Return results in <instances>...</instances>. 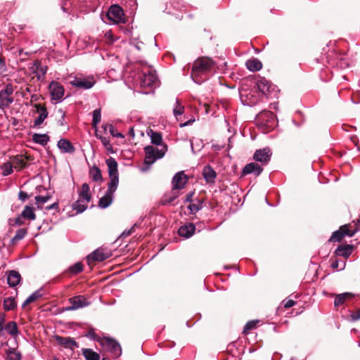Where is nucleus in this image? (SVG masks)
<instances>
[{
	"label": "nucleus",
	"mask_w": 360,
	"mask_h": 360,
	"mask_svg": "<svg viewBox=\"0 0 360 360\" xmlns=\"http://www.w3.org/2000/svg\"><path fill=\"white\" fill-rule=\"evenodd\" d=\"M215 63L208 57L196 59L192 68L191 78L196 84H202L207 79L209 75L214 70Z\"/></svg>",
	"instance_id": "nucleus-1"
},
{
	"label": "nucleus",
	"mask_w": 360,
	"mask_h": 360,
	"mask_svg": "<svg viewBox=\"0 0 360 360\" xmlns=\"http://www.w3.org/2000/svg\"><path fill=\"white\" fill-rule=\"evenodd\" d=\"M106 165L108 169V174L110 179L108 184L107 192L114 194L117 190L119 183V174L117 170V162L115 158L110 157L106 160Z\"/></svg>",
	"instance_id": "nucleus-2"
},
{
	"label": "nucleus",
	"mask_w": 360,
	"mask_h": 360,
	"mask_svg": "<svg viewBox=\"0 0 360 360\" xmlns=\"http://www.w3.org/2000/svg\"><path fill=\"white\" fill-rule=\"evenodd\" d=\"M167 150V146L164 145L159 149L153 146H147L144 148L146 153L144 163L148 166L153 165L157 160L164 157Z\"/></svg>",
	"instance_id": "nucleus-3"
},
{
	"label": "nucleus",
	"mask_w": 360,
	"mask_h": 360,
	"mask_svg": "<svg viewBox=\"0 0 360 360\" xmlns=\"http://www.w3.org/2000/svg\"><path fill=\"white\" fill-rule=\"evenodd\" d=\"M102 347L108 350L114 357L117 358L122 354L120 344L113 338H103L100 340Z\"/></svg>",
	"instance_id": "nucleus-4"
},
{
	"label": "nucleus",
	"mask_w": 360,
	"mask_h": 360,
	"mask_svg": "<svg viewBox=\"0 0 360 360\" xmlns=\"http://www.w3.org/2000/svg\"><path fill=\"white\" fill-rule=\"evenodd\" d=\"M256 122L264 126L267 129L274 126L276 122V118L272 112L264 110L257 115Z\"/></svg>",
	"instance_id": "nucleus-5"
},
{
	"label": "nucleus",
	"mask_w": 360,
	"mask_h": 360,
	"mask_svg": "<svg viewBox=\"0 0 360 360\" xmlns=\"http://www.w3.org/2000/svg\"><path fill=\"white\" fill-rule=\"evenodd\" d=\"M255 83L258 90L266 97L271 96V94L276 91L277 87L273 85L264 77H257L255 79Z\"/></svg>",
	"instance_id": "nucleus-6"
},
{
	"label": "nucleus",
	"mask_w": 360,
	"mask_h": 360,
	"mask_svg": "<svg viewBox=\"0 0 360 360\" xmlns=\"http://www.w3.org/2000/svg\"><path fill=\"white\" fill-rule=\"evenodd\" d=\"M106 17L109 20V22L112 24L124 22L123 10L117 4L112 5L110 7L108 13H106Z\"/></svg>",
	"instance_id": "nucleus-7"
},
{
	"label": "nucleus",
	"mask_w": 360,
	"mask_h": 360,
	"mask_svg": "<svg viewBox=\"0 0 360 360\" xmlns=\"http://www.w3.org/2000/svg\"><path fill=\"white\" fill-rule=\"evenodd\" d=\"M158 77L155 71L151 68L142 70L140 84L142 86H153L157 84Z\"/></svg>",
	"instance_id": "nucleus-8"
},
{
	"label": "nucleus",
	"mask_w": 360,
	"mask_h": 360,
	"mask_svg": "<svg viewBox=\"0 0 360 360\" xmlns=\"http://www.w3.org/2000/svg\"><path fill=\"white\" fill-rule=\"evenodd\" d=\"M49 89L53 100L56 102H60L63 100L65 90L60 83L52 81L49 85Z\"/></svg>",
	"instance_id": "nucleus-9"
},
{
	"label": "nucleus",
	"mask_w": 360,
	"mask_h": 360,
	"mask_svg": "<svg viewBox=\"0 0 360 360\" xmlns=\"http://www.w3.org/2000/svg\"><path fill=\"white\" fill-rule=\"evenodd\" d=\"M94 0H62L61 8L64 12L69 13L73 9L79 8L78 4L85 3L86 6H89L88 3H92Z\"/></svg>",
	"instance_id": "nucleus-10"
},
{
	"label": "nucleus",
	"mask_w": 360,
	"mask_h": 360,
	"mask_svg": "<svg viewBox=\"0 0 360 360\" xmlns=\"http://www.w3.org/2000/svg\"><path fill=\"white\" fill-rule=\"evenodd\" d=\"M70 84L79 89H89L95 84L94 78H83L75 77Z\"/></svg>",
	"instance_id": "nucleus-11"
},
{
	"label": "nucleus",
	"mask_w": 360,
	"mask_h": 360,
	"mask_svg": "<svg viewBox=\"0 0 360 360\" xmlns=\"http://www.w3.org/2000/svg\"><path fill=\"white\" fill-rule=\"evenodd\" d=\"M271 155V149L266 147L257 150L254 154L253 159L256 162H261L262 165H266L270 161Z\"/></svg>",
	"instance_id": "nucleus-12"
},
{
	"label": "nucleus",
	"mask_w": 360,
	"mask_h": 360,
	"mask_svg": "<svg viewBox=\"0 0 360 360\" xmlns=\"http://www.w3.org/2000/svg\"><path fill=\"white\" fill-rule=\"evenodd\" d=\"M70 306L65 308L66 311H74L89 305V302L82 295H77L69 299Z\"/></svg>",
	"instance_id": "nucleus-13"
},
{
	"label": "nucleus",
	"mask_w": 360,
	"mask_h": 360,
	"mask_svg": "<svg viewBox=\"0 0 360 360\" xmlns=\"http://www.w3.org/2000/svg\"><path fill=\"white\" fill-rule=\"evenodd\" d=\"M111 256V253L109 250L98 248L91 253L87 259L89 262L97 261L102 262L109 258Z\"/></svg>",
	"instance_id": "nucleus-14"
},
{
	"label": "nucleus",
	"mask_w": 360,
	"mask_h": 360,
	"mask_svg": "<svg viewBox=\"0 0 360 360\" xmlns=\"http://www.w3.org/2000/svg\"><path fill=\"white\" fill-rule=\"evenodd\" d=\"M187 177L184 172H177L172 178V190H180L184 188Z\"/></svg>",
	"instance_id": "nucleus-15"
},
{
	"label": "nucleus",
	"mask_w": 360,
	"mask_h": 360,
	"mask_svg": "<svg viewBox=\"0 0 360 360\" xmlns=\"http://www.w3.org/2000/svg\"><path fill=\"white\" fill-rule=\"evenodd\" d=\"M345 236H351V233H349V225L342 226L339 230L334 231L330 238H329V241H340Z\"/></svg>",
	"instance_id": "nucleus-16"
},
{
	"label": "nucleus",
	"mask_w": 360,
	"mask_h": 360,
	"mask_svg": "<svg viewBox=\"0 0 360 360\" xmlns=\"http://www.w3.org/2000/svg\"><path fill=\"white\" fill-rule=\"evenodd\" d=\"M7 283L11 287H15L21 281V276L20 273L15 270H11L6 272Z\"/></svg>",
	"instance_id": "nucleus-17"
},
{
	"label": "nucleus",
	"mask_w": 360,
	"mask_h": 360,
	"mask_svg": "<svg viewBox=\"0 0 360 360\" xmlns=\"http://www.w3.org/2000/svg\"><path fill=\"white\" fill-rule=\"evenodd\" d=\"M32 69V72L36 74L38 80L43 79L48 70L47 66L42 65L41 63L39 60L34 62Z\"/></svg>",
	"instance_id": "nucleus-18"
},
{
	"label": "nucleus",
	"mask_w": 360,
	"mask_h": 360,
	"mask_svg": "<svg viewBox=\"0 0 360 360\" xmlns=\"http://www.w3.org/2000/svg\"><path fill=\"white\" fill-rule=\"evenodd\" d=\"M263 171V168L257 162H250L246 165L243 170L244 174H254L259 176Z\"/></svg>",
	"instance_id": "nucleus-19"
},
{
	"label": "nucleus",
	"mask_w": 360,
	"mask_h": 360,
	"mask_svg": "<svg viewBox=\"0 0 360 360\" xmlns=\"http://www.w3.org/2000/svg\"><path fill=\"white\" fill-rule=\"evenodd\" d=\"M34 107L37 111L39 113V116L34 122V126L37 127L41 124L44 120L47 117L48 112L46 108L41 104H35Z\"/></svg>",
	"instance_id": "nucleus-20"
},
{
	"label": "nucleus",
	"mask_w": 360,
	"mask_h": 360,
	"mask_svg": "<svg viewBox=\"0 0 360 360\" xmlns=\"http://www.w3.org/2000/svg\"><path fill=\"white\" fill-rule=\"evenodd\" d=\"M195 231V226L193 224L189 223L181 226L178 231V233L180 236L184 237L185 238H188L191 237Z\"/></svg>",
	"instance_id": "nucleus-21"
},
{
	"label": "nucleus",
	"mask_w": 360,
	"mask_h": 360,
	"mask_svg": "<svg viewBox=\"0 0 360 360\" xmlns=\"http://www.w3.org/2000/svg\"><path fill=\"white\" fill-rule=\"evenodd\" d=\"M58 343L65 348L73 349L74 347H78L77 342L70 337H56Z\"/></svg>",
	"instance_id": "nucleus-22"
},
{
	"label": "nucleus",
	"mask_w": 360,
	"mask_h": 360,
	"mask_svg": "<svg viewBox=\"0 0 360 360\" xmlns=\"http://www.w3.org/2000/svg\"><path fill=\"white\" fill-rule=\"evenodd\" d=\"M202 175L207 183H214L217 173L210 165H206L202 169Z\"/></svg>",
	"instance_id": "nucleus-23"
},
{
	"label": "nucleus",
	"mask_w": 360,
	"mask_h": 360,
	"mask_svg": "<svg viewBox=\"0 0 360 360\" xmlns=\"http://www.w3.org/2000/svg\"><path fill=\"white\" fill-rule=\"evenodd\" d=\"M58 147L63 153H72L75 150L70 141L65 139H61L58 141Z\"/></svg>",
	"instance_id": "nucleus-24"
},
{
	"label": "nucleus",
	"mask_w": 360,
	"mask_h": 360,
	"mask_svg": "<svg viewBox=\"0 0 360 360\" xmlns=\"http://www.w3.org/2000/svg\"><path fill=\"white\" fill-rule=\"evenodd\" d=\"M353 252V245H339L335 250V254L338 256L343 257L345 259L348 258Z\"/></svg>",
	"instance_id": "nucleus-25"
},
{
	"label": "nucleus",
	"mask_w": 360,
	"mask_h": 360,
	"mask_svg": "<svg viewBox=\"0 0 360 360\" xmlns=\"http://www.w3.org/2000/svg\"><path fill=\"white\" fill-rule=\"evenodd\" d=\"M246 68L252 72H256L262 69V63L257 58L248 60L245 63Z\"/></svg>",
	"instance_id": "nucleus-26"
},
{
	"label": "nucleus",
	"mask_w": 360,
	"mask_h": 360,
	"mask_svg": "<svg viewBox=\"0 0 360 360\" xmlns=\"http://www.w3.org/2000/svg\"><path fill=\"white\" fill-rule=\"evenodd\" d=\"M147 134L150 138L153 144L160 146L162 142V136L160 132L153 131V129L147 130Z\"/></svg>",
	"instance_id": "nucleus-27"
},
{
	"label": "nucleus",
	"mask_w": 360,
	"mask_h": 360,
	"mask_svg": "<svg viewBox=\"0 0 360 360\" xmlns=\"http://www.w3.org/2000/svg\"><path fill=\"white\" fill-rule=\"evenodd\" d=\"M113 200V194L109 193L106 191L104 196L100 198L98 202V207L105 209L111 205Z\"/></svg>",
	"instance_id": "nucleus-28"
},
{
	"label": "nucleus",
	"mask_w": 360,
	"mask_h": 360,
	"mask_svg": "<svg viewBox=\"0 0 360 360\" xmlns=\"http://www.w3.org/2000/svg\"><path fill=\"white\" fill-rule=\"evenodd\" d=\"M21 217L25 219L33 221L36 219L34 208L32 206L26 205L21 212Z\"/></svg>",
	"instance_id": "nucleus-29"
},
{
	"label": "nucleus",
	"mask_w": 360,
	"mask_h": 360,
	"mask_svg": "<svg viewBox=\"0 0 360 360\" xmlns=\"http://www.w3.org/2000/svg\"><path fill=\"white\" fill-rule=\"evenodd\" d=\"M32 141L41 146H46L49 141V136L45 134H34L32 135Z\"/></svg>",
	"instance_id": "nucleus-30"
},
{
	"label": "nucleus",
	"mask_w": 360,
	"mask_h": 360,
	"mask_svg": "<svg viewBox=\"0 0 360 360\" xmlns=\"http://www.w3.org/2000/svg\"><path fill=\"white\" fill-rule=\"evenodd\" d=\"M354 295L351 292H344L342 294L338 295L334 300L335 307H339L344 304L345 301L347 299H350L354 297Z\"/></svg>",
	"instance_id": "nucleus-31"
},
{
	"label": "nucleus",
	"mask_w": 360,
	"mask_h": 360,
	"mask_svg": "<svg viewBox=\"0 0 360 360\" xmlns=\"http://www.w3.org/2000/svg\"><path fill=\"white\" fill-rule=\"evenodd\" d=\"M43 295L42 288L35 290L32 294H31L22 303V307H25L27 304L37 300L39 298L41 297Z\"/></svg>",
	"instance_id": "nucleus-32"
},
{
	"label": "nucleus",
	"mask_w": 360,
	"mask_h": 360,
	"mask_svg": "<svg viewBox=\"0 0 360 360\" xmlns=\"http://www.w3.org/2000/svg\"><path fill=\"white\" fill-rule=\"evenodd\" d=\"M79 198L80 199H83L86 201V202H88L91 199V195L90 194V188L88 184L84 183L82 186V191L79 193Z\"/></svg>",
	"instance_id": "nucleus-33"
},
{
	"label": "nucleus",
	"mask_w": 360,
	"mask_h": 360,
	"mask_svg": "<svg viewBox=\"0 0 360 360\" xmlns=\"http://www.w3.org/2000/svg\"><path fill=\"white\" fill-rule=\"evenodd\" d=\"M12 165L15 169H21L27 165L25 158L22 155H17L12 158Z\"/></svg>",
	"instance_id": "nucleus-34"
},
{
	"label": "nucleus",
	"mask_w": 360,
	"mask_h": 360,
	"mask_svg": "<svg viewBox=\"0 0 360 360\" xmlns=\"http://www.w3.org/2000/svg\"><path fill=\"white\" fill-rule=\"evenodd\" d=\"M89 175L94 181H101L103 180L101 169L96 165L90 168Z\"/></svg>",
	"instance_id": "nucleus-35"
},
{
	"label": "nucleus",
	"mask_w": 360,
	"mask_h": 360,
	"mask_svg": "<svg viewBox=\"0 0 360 360\" xmlns=\"http://www.w3.org/2000/svg\"><path fill=\"white\" fill-rule=\"evenodd\" d=\"M13 102V98L5 93L0 91V108H4L9 106Z\"/></svg>",
	"instance_id": "nucleus-36"
},
{
	"label": "nucleus",
	"mask_w": 360,
	"mask_h": 360,
	"mask_svg": "<svg viewBox=\"0 0 360 360\" xmlns=\"http://www.w3.org/2000/svg\"><path fill=\"white\" fill-rule=\"evenodd\" d=\"M82 354L86 360H100L99 354L91 349H83Z\"/></svg>",
	"instance_id": "nucleus-37"
},
{
	"label": "nucleus",
	"mask_w": 360,
	"mask_h": 360,
	"mask_svg": "<svg viewBox=\"0 0 360 360\" xmlns=\"http://www.w3.org/2000/svg\"><path fill=\"white\" fill-rule=\"evenodd\" d=\"M203 207V202L200 200H196L194 202L190 203L188 206V209L191 214H195Z\"/></svg>",
	"instance_id": "nucleus-38"
},
{
	"label": "nucleus",
	"mask_w": 360,
	"mask_h": 360,
	"mask_svg": "<svg viewBox=\"0 0 360 360\" xmlns=\"http://www.w3.org/2000/svg\"><path fill=\"white\" fill-rule=\"evenodd\" d=\"M16 302L13 297H9L4 300V309L5 311H12L16 307Z\"/></svg>",
	"instance_id": "nucleus-39"
},
{
	"label": "nucleus",
	"mask_w": 360,
	"mask_h": 360,
	"mask_svg": "<svg viewBox=\"0 0 360 360\" xmlns=\"http://www.w3.org/2000/svg\"><path fill=\"white\" fill-rule=\"evenodd\" d=\"M8 360H21V353L13 348H9L7 352Z\"/></svg>",
	"instance_id": "nucleus-40"
},
{
	"label": "nucleus",
	"mask_w": 360,
	"mask_h": 360,
	"mask_svg": "<svg viewBox=\"0 0 360 360\" xmlns=\"http://www.w3.org/2000/svg\"><path fill=\"white\" fill-rule=\"evenodd\" d=\"M72 207L74 210H76L77 213L79 214L86 210L87 205L79 199L72 203Z\"/></svg>",
	"instance_id": "nucleus-41"
},
{
	"label": "nucleus",
	"mask_w": 360,
	"mask_h": 360,
	"mask_svg": "<svg viewBox=\"0 0 360 360\" xmlns=\"http://www.w3.org/2000/svg\"><path fill=\"white\" fill-rule=\"evenodd\" d=\"M6 330L8 334L12 336H15L18 334L17 324L15 321H10L6 326Z\"/></svg>",
	"instance_id": "nucleus-42"
},
{
	"label": "nucleus",
	"mask_w": 360,
	"mask_h": 360,
	"mask_svg": "<svg viewBox=\"0 0 360 360\" xmlns=\"http://www.w3.org/2000/svg\"><path fill=\"white\" fill-rule=\"evenodd\" d=\"M68 271L70 274L76 275L83 271V264L81 262H77L70 266Z\"/></svg>",
	"instance_id": "nucleus-43"
},
{
	"label": "nucleus",
	"mask_w": 360,
	"mask_h": 360,
	"mask_svg": "<svg viewBox=\"0 0 360 360\" xmlns=\"http://www.w3.org/2000/svg\"><path fill=\"white\" fill-rule=\"evenodd\" d=\"M184 112V106L182 105L178 99L176 100L175 106L173 109L174 115L177 118L179 115H183Z\"/></svg>",
	"instance_id": "nucleus-44"
},
{
	"label": "nucleus",
	"mask_w": 360,
	"mask_h": 360,
	"mask_svg": "<svg viewBox=\"0 0 360 360\" xmlns=\"http://www.w3.org/2000/svg\"><path fill=\"white\" fill-rule=\"evenodd\" d=\"M51 196L49 195H37L35 197L36 204L37 205L38 208H41L42 205L46 203L48 200H49Z\"/></svg>",
	"instance_id": "nucleus-45"
},
{
	"label": "nucleus",
	"mask_w": 360,
	"mask_h": 360,
	"mask_svg": "<svg viewBox=\"0 0 360 360\" xmlns=\"http://www.w3.org/2000/svg\"><path fill=\"white\" fill-rule=\"evenodd\" d=\"M13 165L11 162H5L1 167L2 174L4 176H8L13 172Z\"/></svg>",
	"instance_id": "nucleus-46"
},
{
	"label": "nucleus",
	"mask_w": 360,
	"mask_h": 360,
	"mask_svg": "<svg viewBox=\"0 0 360 360\" xmlns=\"http://www.w3.org/2000/svg\"><path fill=\"white\" fill-rule=\"evenodd\" d=\"M92 125L96 127L101 120V109H96L93 111Z\"/></svg>",
	"instance_id": "nucleus-47"
},
{
	"label": "nucleus",
	"mask_w": 360,
	"mask_h": 360,
	"mask_svg": "<svg viewBox=\"0 0 360 360\" xmlns=\"http://www.w3.org/2000/svg\"><path fill=\"white\" fill-rule=\"evenodd\" d=\"M346 262L345 260L335 259L331 263V267L333 269H337L339 270H343L345 268Z\"/></svg>",
	"instance_id": "nucleus-48"
},
{
	"label": "nucleus",
	"mask_w": 360,
	"mask_h": 360,
	"mask_svg": "<svg viewBox=\"0 0 360 360\" xmlns=\"http://www.w3.org/2000/svg\"><path fill=\"white\" fill-rule=\"evenodd\" d=\"M27 234V231L25 229H18L13 238H12V241H18L22 240L25 238Z\"/></svg>",
	"instance_id": "nucleus-49"
},
{
	"label": "nucleus",
	"mask_w": 360,
	"mask_h": 360,
	"mask_svg": "<svg viewBox=\"0 0 360 360\" xmlns=\"http://www.w3.org/2000/svg\"><path fill=\"white\" fill-rule=\"evenodd\" d=\"M177 196H178L177 194L165 195L161 200V204L162 205H166L167 204H169V203L172 202L177 198Z\"/></svg>",
	"instance_id": "nucleus-50"
},
{
	"label": "nucleus",
	"mask_w": 360,
	"mask_h": 360,
	"mask_svg": "<svg viewBox=\"0 0 360 360\" xmlns=\"http://www.w3.org/2000/svg\"><path fill=\"white\" fill-rule=\"evenodd\" d=\"M241 98H242V101L247 105H252L257 103V99L255 98H253L252 99L250 98L248 100V95L245 93H243L241 94Z\"/></svg>",
	"instance_id": "nucleus-51"
},
{
	"label": "nucleus",
	"mask_w": 360,
	"mask_h": 360,
	"mask_svg": "<svg viewBox=\"0 0 360 360\" xmlns=\"http://www.w3.org/2000/svg\"><path fill=\"white\" fill-rule=\"evenodd\" d=\"M354 226V228H352L350 226H349V231L351 233V236H352L357 231H360V219L355 222Z\"/></svg>",
	"instance_id": "nucleus-52"
},
{
	"label": "nucleus",
	"mask_w": 360,
	"mask_h": 360,
	"mask_svg": "<svg viewBox=\"0 0 360 360\" xmlns=\"http://www.w3.org/2000/svg\"><path fill=\"white\" fill-rule=\"evenodd\" d=\"M257 322H258L257 321H249V322H248V323L245 325V326H244L243 332H244V333H247L248 330H251V329L254 328L256 326V325H257Z\"/></svg>",
	"instance_id": "nucleus-53"
},
{
	"label": "nucleus",
	"mask_w": 360,
	"mask_h": 360,
	"mask_svg": "<svg viewBox=\"0 0 360 360\" xmlns=\"http://www.w3.org/2000/svg\"><path fill=\"white\" fill-rule=\"evenodd\" d=\"M109 131L114 137L124 138V135L121 133L117 132L116 129L112 124L109 125Z\"/></svg>",
	"instance_id": "nucleus-54"
},
{
	"label": "nucleus",
	"mask_w": 360,
	"mask_h": 360,
	"mask_svg": "<svg viewBox=\"0 0 360 360\" xmlns=\"http://www.w3.org/2000/svg\"><path fill=\"white\" fill-rule=\"evenodd\" d=\"M1 91L5 93L6 94L11 96L13 93V88L11 84H7L6 87Z\"/></svg>",
	"instance_id": "nucleus-55"
},
{
	"label": "nucleus",
	"mask_w": 360,
	"mask_h": 360,
	"mask_svg": "<svg viewBox=\"0 0 360 360\" xmlns=\"http://www.w3.org/2000/svg\"><path fill=\"white\" fill-rule=\"evenodd\" d=\"M295 304V302L292 300H285L283 301L285 308H290Z\"/></svg>",
	"instance_id": "nucleus-56"
},
{
	"label": "nucleus",
	"mask_w": 360,
	"mask_h": 360,
	"mask_svg": "<svg viewBox=\"0 0 360 360\" xmlns=\"http://www.w3.org/2000/svg\"><path fill=\"white\" fill-rule=\"evenodd\" d=\"M18 198L20 200L24 202L29 198V195L26 192L20 191L18 193Z\"/></svg>",
	"instance_id": "nucleus-57"
},
{
	"label": "nucleus",
	"mask_w": 360,
	"mask_h": 360,
	"mask_svg": "<svg viewBox=\"0 0 360 360\" xmlns=\"http://www.w3.org/2000/svg\"><path fill=\"white\" fill-rule=\"evenodd\" d=\"M101 139L102 143L106 148L107 150L112 149V146L110 145V141L108 139L103 137V138H101Z\"/></svg>",
	"instance_id": "nucleus-58"
},
{
	"label": "nucleus",
	"mask_w": 360,
	"mask_h": 360,
	"mask_svg": "<svg viewBox=\"0 0 360 360\" xmlns=\"http://www.w3.org/2000/svg\"><path fill=\"white\" fill-rule=\"evenodd\" d=\"M193 195H194L193 191L188 193L185 198L184 202L191 203V202H194L195 200H193Z\"/></svg>",
	"instance_id": "nucleus-59"
},
{
	"label": "nucleus",
	"mask_w": 360,
	"mask_h": 360,
	"mask_svg": "<svg viewBox=\"0 0 360 360\" xmlns=\"http://www.w3.org/2000/svg\"><path fill=\"white\" fill-rule=\"evenodd\" d=\"M58 112H60V114L61 115V118L58 120V124L60 125H65V112L63 111V110L60 109L58 110Z\"/></svg>",
	"instance_id": "nucleus-60"
},
{
	"label": "nucleus",
	"mask_w": 360,
	"mask_h": 360,
	"mask_svg": "<svg viewBox=\"0 0 360 360\" xmlns=\"http://www.w3.org/2000/svg\"><path fill=\"white\" fill-rule=\"evenodd\" d=\"M351 317L353 321H357L360 319V310H357L356 311L352 314Z\"/></svg>",
	"instance_id": "nucleus-61"
},
{
	"label": "nucleus",
	"mask_w": 360,
	"mask_h": 360,
	"mask_svg": "<svg viewBox=\"0 0 360 360\" xmlns=\"http://www.w3.org/2000/svg\"><path fill=\"white\" fill-rule=\"evenodd\" d=\"M45 209L46 210H54L57 211L58 209V203L54 202V203L51 204V205L46 206Z\"/></svg>",
	"instance_id": "nucleus-62"
},
{
	"label": "nucleus",
	"mask_w": 360,
	"mask_h": 360,
	"mask_svg": "<svg viewBox=\"0 0 360 360\" xmlns=\"http://www.w3.org/2000/svg\"><path fill=\"white\" fill-rule=\"evenodd\" d=\"M133 229H131L129 230H125L122 232V233L120 235L121 238H125L129 236L131 234Z\"/></svg>",
	"instance_id": "nucleus-63"
},
{
	"label": "nucleus",
	"mask_w": 360,
	"mask_h": 360,
	"mask_svg": "<svg viewBox=\"0 0 360 360\" xmlns=\"http://www.w3.org/2000/svg\"><path fill=\"white\" fill-rule=\"evenodd\" d=\"M193 122H194V120H188V121H187V122H186L184 123H181L179 124V126H180V127H186V126L191 124Z\"/></svg>",
	"instance_id": "nucleus-64"
}]
</instances>
